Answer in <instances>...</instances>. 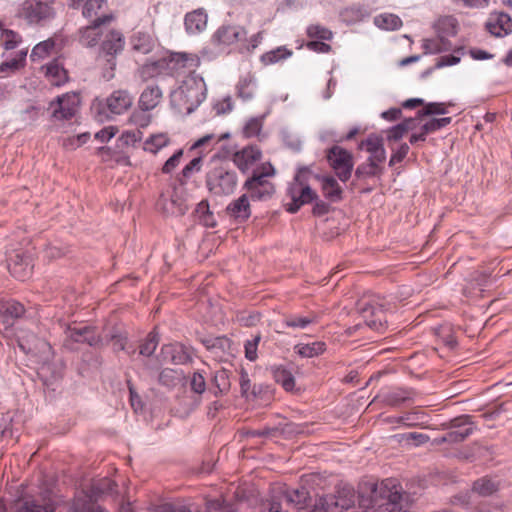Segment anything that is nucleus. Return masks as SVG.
<instances>
[{"instance_id": "bf43d9fd", "label": "nucleus", "mask_w": 512, "mask_h": 512, "mask_svg": "<svg viewBox=\"0 0 512 512\" xmlns=\"http://www.w3.org/2000/svg\"><path fill=\"white\" fill-rule=\"evenodd\" d=\"M408 128H409L408 124H406V123H401V124H398V125L390 128L387 131L388 140L398 141L399 139H401L404 136V134L407 132Z\"/></svg>"}, {"instance_id": "b1692460", "label": "nucleus", "mask_w": 512, "mask_h": 512, "mask_svg": "<svg viewBox=\"0 0 512 512\" xmlns=\"http://www.w3.org/2000/svg\"><path fill=\"white\" fill-rule=\"evenodd\" d=\"M129 43L133 52L142 55L149 54L156 46L153 36L143 31L134 32L129 39Z\"/></svg>"}, {"instance_id": "f704fd0d", "label": "nucleus", "mask_w": 512, "mask_h": 512, "mask_svg": "<svg viewBox=\"0 0 512 512\" xmlns=\"http://www.w3.org/2000/svg\"><path fill=\"white\" fill-rule=\"evenodd\" d=\"M316 198V193L309 186L303 187L300 196L298 198H294L293 201L290 202V213L296 212L301 205L310 203Z\"/></svg>"}, {"instance_id": "4be33fe9", "label": "nucleus", "mask_w": 512, "mask_h": 512, "mask_svg": "<svg viewBox=\"0 0 512 512\" xmlns=\"http://www.w3.org/2000/svg\"><path fill=\"white\" fill-rule=\"evenodd\" d=\"M14 512H55V504L45 497L25 498L17 502Z\"/></svg>"}, {"instance_id": "680f3d73", "label": "nucleus", "mask_w": 512, "mask_h": 512, "mask_svg": "<svg viewBox=\"0 0 512 512\" xmlns=\"http://www.w3.org/2000/svg\"><path fill=\"white\" fill-rule=\"evenodd\" d=\"M89 138V134L82 133L76 137L68 138L64 141V146L67 148L75 149L86 143Z\"/></svg>"}, {"instance_id": "c9c22d12", "label": "nucleus", "mask_w": 512, "mask_h": 512, "mask_svg": "<svg viewBox=\"0 0 512 512\" xmlns=\"http://www.w3.org/2000/svg\"><path fill=\"white\" fill-rule=\"evenodd\" d=\"M325 349L322 342H313L311 344H300L295 346L296 352L302 357H314L321 354Z\"/></svg>"}, {"instance_id": "9d476101", "label": "nucleus", "mask_w": 512, "mask_h": 512, "mask_svg": "<svg viewBox=\"0 0 512 512\" xmlns=\"http://www.w3.org/2000/svg\"><path fill=\"white\" fill-rule=\"evenodd\" d=\"M77 108L78 97L75 94L58 96L49 106L51 117L56 121L71 119L76 114Z\"/></svg>"}, {"instance_id": "dca6fc26", "label": "nucleus", "mask_w": 512, "mask_h": 512, "mask_svg": "<svg viewBox=\"0 0 512 512\" xmlns=\"http://www.w3.org/2000/svg\"><path fill=\"white\" fill-rule=\"evenodd\" d=\"M262 152L256 145H249L233 154V162L242 172L249 170L261 159Z\"/></svg>"}, {"instance_id": "0eeeda50", "label": "nucleus", "mask_w": 512, "mask_h": 512, "mask_svg": "<svg viewBox=\"0 0 512 512\" xmlns=\"http://www.w3.org/2000/svg\"><path fill=\"white\" fill-rule=\"evenodd\" d=\"M68 6L72 9L81 8L85 18L98 24H110L115 19L106 0H69Z\"/></svg>"}, {"instance_id": "7ed1b4c3", "label": "nucleus", "mask_w": 512, "mask_h": 512, "mask_svg": "<svg viewBox=\"0 0 512 512\" xmlns=\"http://www.w3.org/2000/svg\"><path fill=\"white\" fill-rule=\"evenodd\" d=\"M171 103L179 110L185 109L192 112L206 98V85L197 75H189L182 85L171 93Z\"/></svg>"}, {"instance_id": "39448f33", "label": "nucleus", "mask_w": 512, "mask_h": 512, "mask_svg": "<svg viewBox=\"0 0 512 512\" xmlns=\"http://www.w3.org/2000/svg\"><path fill=\"white\" fill-rule=\"evenodd\" d=\"M124 47L125 38L120 31L111 29L104 34L98 59L103 62V77L106 80H111L114 77L117 66V56L122 53Z\"/></svg>"}, {"instance_id": "13d9d810", "label": "nucleus", "mask_w": 512, "mask_h": 512, "mask_svg": "<svg viewBox=\"0 0 512 512\" xmlns=\"http://www.w3.org/2000/svg\"><path fill=\"white\" fill-rule=\"evenodd\" d=\"M384 148L382 144V139L378 136L371 135L366 140L362 141L360 144V149H365L367 152L371 153L378 149Z\"/></svg>"}, {"instance_id": "aec40b11", "label": "nucleus", "mask_w": 512, "mask_h": 512, "mask_svg": "<svg viewBox=\"0 0 512 512\" xmlns=\"http://www.w3.org/2000/svg\"><path fill=\"white\" fill-rule=\"evenodd\" d=\"M473 432L469 416H463L453 421V430L441 438L440 442H460Z\"/></svg>"}, {"instance_id": "864d4df0", "label": "nucleus", "mask_w": 512, "mask_h": 512, "mask_svg": "<svg viewBox=\"0 0 512 512\" xmlns=\"http://www.w3.org/2000/svg\"><path fill=\"white\" fill-rule=\"evenodd\" d=\"M237 89L238 95L244 100L251 99L255 91L254 84L249 79L241 80L237 86Z\"/></svg>"}, {"instance_id": "de8ad7c7", "label": "nucleus", "mask_w": 512, "mask_h": 512, "mask_svg": "<svg viewBox=\"0 0 512 512\" xmlns=\"http://www.w3.org/2000/svg\"><path fill=\"white\" fill-rule=\"evenodd\" d=\"M287 55V49L285 47H279L262 55L261 60L264 64H273L285 59Z\"/></svg>"}, {"instance_id": "1a4fd4ad", "label": "nucleus", "mask_w": 512, "mask_h": 512, "mask_svg": "<svg viewBox=\"0 0 512 512\" xmlns=\"http://www.w3.org/2000/svg\"><path fill=\"white\" fill-rule=\"evenodd\" d=\"M327 159L341 181L345 182L350 178L354 166L350 152L339 146H334L329 150Z\"/></svg>"}, {"instance_id": "cd10ccee", "label": "nucleus", "mask_w": 512, "mask_h": 512, "mask_svg": "<svg viewBox=\"0 0 512 512\" xmlns=\"http://www.w3.org/2000/svg\"><path fill=\"white\" fill-rule=\"evenodd\" d=\"M167 65L168 63L165 59L145 63L139 68V75L144 81L159 77Z\"/></svg>"}, {"instance_id": "6e6552de", "label": "nucleus", "mask_w": 512, "mask_h": 512, "mask_svg": "<svg viewBox=\"0 0 512 512\" xmlns=\"http://www.w3.org/2000/svg\"><path fill=\"white\" fill-rule=\"evenodd\" d=\"M355 495L351 489L344 488L336 496L321 497L310 512H338L348 510L354 505Z\"/></svg>"}, {"instance_id": "bb28decb", "label": "nucleus", "mask_w": 512, "mask_h": 512, "mask_svg": "<svg viewBox=\"0 0 512 512\" xmlns=\"http://www.w3.org/2000/svg\"><path fill=\"white\" fill-rule=\"evenodd\" d=\"M46 76L54 86H60L68 80L67 71L57 60L52 61L46 66Z\"/></svg>"}, {"instance_id": "4c0bfd02", "label": "nucleus", "mask_w": 512, "mask_h": 512, "mask_svg": "<svg viewBox=\"0 0 512 512\" xmlns=\"http://www.w3.org/2000/svg\"><path fill=\"white\" fill-rule=\"evenodd\" d=\"M386 159V152L384 148L378 149L370 153L369 164L367 166L366 174L376 175L379 171V165Z\"/></svg>"}, {"instance_id": "ea45409f", "label": "nucleus", "mask_w": 512, "mask_h": 512, "mask_svg": "<svg viewBox=\"0 0 512 512\" xmlns=\"http://www.w3.org/2000/svg\"><path fill=\"white\" fill-rule=\"evenodd\" d=\"M270 372L275 381L280 383L283 388L288 391V369L286 363L271 365Z\"/></svg>"}, {"instance_id": "603ef678", "label": "nucleus", "mask_w": 512, "mask_h": 512, "mask_svg": "<svg viewBox=\"0 0 512 512\" xmlns=\"http://www.w3.org/2000/svg\"><path fill=\"white\" fill-rule=\"evenodd\" d=\"M147 112L148 111H142L141 109L134 111L130 115L129 121L140 128H145L151 122V115L147 114Z\"/></svg>"}, {"instance_id": "f8f14e48", "label": "nucleus", "mask_w": 512, "mask_h": 512, "mask_svg": "<svg viewBox=\"0 0 512 512\" xmlns=\"http://www.w3.org/2000/svg\"><path fill=\"white\" fill-rule=\"evenodd\" d=\"M65 335V346H69L70 341L76 343H86L90 346H97L101 342L100 336L96 333L95 328L91 326H67L65 329Z\"/></svg>"}, {"instance_id": "052dcab7", "label": "nucleus", "mask_w": 512, "mask_h": 512, "mask_svg": "<svg viewBox=\"0 0 512 512\" xmlns=\"http://www.w3.org/2000/svg\"><path fill=\"white\" fill-rule=\"evenodd\" d=\"M202 158L196 157L192 159L183 169H182V175L184 178H189L193 172H197L201 168Z\"/></svg>"}, {"instance_id": "4d7b16f0", "label": "nucleus", "mask_w": 512, "mask_h": 512, "mask_svg": "<svg viewBox=\"0 0 512 512\" xmlns=\"http://www.w3.org/2000/svg\"><path fill=\"white\" fill-rule=\"evenodd\" d=\"M190 387L193 392L202 394L206 389L205 377L199 372H194L190 378Z\"/></svg>"}, {"instance_id": "f3484780", "label": "nucleus", "mask_w": 512, "mask_h": 512, "mask_svg": "<svg viewBox=\"0 0 512 512\" xmlns=\"http://www.w3.org/2000/svg\"><path fill=\"white\" fill-rule=\"evenodd\" d=\"M163 99V91L157 83L148 84L141 92L138 107L142 111L155 109Z\"/></svg>"}, {"instance_id": "2eb2a0df", "label": "nucleus", "mask_w": 512, "mask_h": 512, "mask_svg": "<svg viewBox=\"0 0 512 512\" xmlns=\"http://www.w3.org/2000/svg\"><path fill=\"white\" fill-rule=\"evenodd\" d=\"M486 28L495 37H505L512 32V19L504 12L491 13Z\"/></svg>"}, {"instance_id": "f03ea898", "label": "nucleus", "mask_w": 512, "mask_h": 512, "mask_svg": "<svg viewBox=\"0 0 512 512\" xmlns=\"http://www.w3.org/2000/svg\"><path fill=\"white\" fill-rule=\"evenodd\" d=\"M206 187L215 196H227L232 194L238 183L236 172L231 169L228 163L220 158H211L206 173Z\"/></svg>"}, {"instance_id": "a18cd8bd", "label": "nucleus", "mask_w": 512, "mask_h": 512, "mask_svg": "<svg viewBox=\"0 0 512 512\" xmlns=\"http://www.w3.org/2000/svg\"><path fill=\"white\" fill-rule=\"evenodd\" d=\"M260 341L261 336L259 334L253 336L251 339L246 340L244 344L245 357L249 361L253 362L258 358L257 349Z\"/></svg>"}, {"instance_id": "393cba45", "label": "nucleus", "mask_w": 512, "mask_h": 512, "mask_svg": "<svg viewBox=\"0 0 512 512\" xmlns=\"http://www.w3.org/2000/svg\"><path fill=\"white\" fill-rule=\"evenodd\" d=\"M379 490V494L382 498H386L388 500V505H397L399 500L401 499V494L399 491L398 484L396 480L386 479L381 482L378 486L377 484L372 485V493L376 494Z\"/></svg>"}, {"instance_id": "4468645a", "label": "nucleus", "mask_w": 512, "mask_h": 512, "mask_svg": "<svg viewBox=\"0 0 512 512\" xmlns=\"http://www.w3.org/2000/svg\"><path fill=\"white\" fill-rule=\"evenodd\" d=\"M24 306L16 301L1 302L0 305V331H6L11 328L16 319L23 316Z\"/></svg>"}, {"instance_id": "3c124183", "label": "nucleus", "mask_w": 512, "mask_h": 512, "mask_svg": "<svg viewBox=\"0 0 512 512\" xmlns=\"http://www.w3.org/2000/svg\"><path fill=\"white\" fill-rule=\"evenodd\" d=\"M318 316L314 313H310L306 316H298L290 319V327L305 329L308 325L316 323Z\"/></svg>"}, {"instance_id": "6ab92c4d", "label": "nucleus", "mask_w": 512, "mask_h": 512, "mask_svg": "<svg viewBox=\"0 0 512 512\" xmlns=\"http://www.w3.org/2000/svg\"><path fill=\"white\" fill-rule=\"evenodd\" d=\"M244 28L237 25H222L213 35L214 42L223 45H232L246 37Z\"/></svg>"}, {"instance_id": "72a5a7b5", "label": "nucleus", "mask_w": 512, "mask_h": 512, "mask_svg": "<svg viewBox=\"0 0 512 512\" xmlns=\"http://www.w3.org/2000/svg\"><path fill=\"white\" fill-rule=\"evenodd\" d=\"M169 137L165 133L154 134L144 143V150L156 154L161 148L169 144Z\"/></svg>"}, {"instance_id": "412c9836", "label": "nucleus", "mask_w": 512, "mask_h": 512, "mask_svg": "<svg viewBox=\"0 0 512 512\" xmlns=\"http://www.w3.org/2000/svg\"><path fill=\"white\" fill-rule=\"evenodd\" d=\"M251 200L242 194L233 200L226 208V213L238 223H243L251 216Z\"/></svg>"}, {"instance_id": "473e14b6", "label": "nucleus", "mask_w": 512, "mask_h": 512, "mask_svg": "<svg viewBox=\"0 0 512 512\" xmlns=\"http://www.w3.org/2000/svg\"><path fill=\"white\" fill-rule=\"evenodd\" d=\"M27 56V50H20L16 55L0 65V73L10 72L14 73L24 67Z\"/></svg>"}, {"instance_id": "5fc2aeb1", "label": "nucleus", "mask_w": 512, "mask_h": 512, "mask_svg": "<svg viewBox=\"0 0 512 512\" xmlns=\"http://www.w3.org/2000/svg\"><path fill=\"white\" fill-rule=\"evenodd\" d=\"M183 156V150L179 149L177 150L168 160L164 163L162 166V172L164 174H170L172 171L175 170L176 167L180 164V161Z\"/></svg>"}, {"instance_id": "ddd939ff", "label": "nucleus", "mask_w": 512, "mask_h": 512, "mask_svg": "<svg viewBox=\"0 0 512 512\" xmlns=\"http://www.w3.org/2000/svg\"><path fill=\"white\" fill-rule=\"evenodd\" d=\"M32 260L20 251H15L8 258V269L11 275L21 281L28 279L32 272Z\"/></svg>"}, {"instance_id": "58836bf2", "label": "nucleus", "mask_w": 512, "mask_h": 512, "mask_svg": "<svg viewBox=\"0 0 512 512\" xmlns=\"http://www.w3.org/2000/svg\"><path fill=\"white\" fill-rule=\"evenodd\" d=\"M55 43L53 40H45L38 43L31 51L30 58L32 61H37L47 57L53 50Z\"/></svg>"}, {"instance_id": "c85d7f7f", "label": "nucleus", "mask_w": 512, "mask_h": 512, "mask_svg": "<svg viewBox=\"0 0 512 512\" xmlns=\"http://www.w3.org/2000/svg\"><path fill=\"white\" fill-rule=\"evenodd\" d=\"M264 116L250 118L243 127V136L245 138L257 137L259 140L265 138V134L262 132Z\"/></svg>"}, {"instance_id": "7c9ffc66", "label": "nucleus", "mask_w": 512, "mask_h": 512, "mask_svg": "<svg viewBox=\"0 0 512 512\" xmlns=\"http://www.w3.org/2000/svg\"><path fill=\"white\" fill-rule=\"evenodd\" d=\"M322 190L324 196L331 201H338L341 199L342 189L333 177L329 176L322 178Z\"/></svg>"}, {"instance_id": "c756f323", "label": "nucleus", "mask_w": 512, "mask_h": 512, "mask_svg": "<svg viewBox=\"0 0 512 512\" xmlns=\"http://www.w3.org/2000/svg\"><path fill=\"white\" fill-rule=\"evenodd\" d=\"M115 487L114 481L103 478L92 483L88 496L91 500H97L101 495L112 493Z\"/></svg>"}, {"instance_id": "338daca9", "label": "nucleus", "mask_w": 512, "mask_h": 512, "mask_svg": "<svg viewBox=\"0 0 512 512\" xmlns=\"http://www.w3.org/2000/svg\"><path fill=\"white\" fill-rule=\"evenodd\" d=\"M409 146L404 143L392 154L390 164L401 162L408 154Z\"/></svg>"}, {"instance_id": "774afa93", "label": "nucleus", "mask_w": 512, "mask_h": 512, "mask_svg": "<svg viewBox=\"0 0 512 512\" xmlns=\"http://www.w3.org/2000/svg\"><path fill=\"white\" fill-rule=\"evenodd\" d=\"M117 132V129L113 126L105 127L95 134V138L101 142L109 141Z\"/></svg>"}, {"instance_id": "a19ab883", "label": "nucleus", "mask_w": 512, "mask_h": 512, "mask_svg": "<svg viewBox=\"0 0 512 512\" xmlns=\"http://www.w3.org/2000/svg\"><path fill=\"white\" fill-rule=\"evenodd\" d=\"M425 53L436 54L448 49L447 42L442 37L425 39L423 41Z\"/></svg>"}, {"instance_id": "2f4dec72", "label": "nucleus", "mask_w": 512, "mask_h": 512, "mask_svg": "<svg viewBox=\"0 0 512 512\" xmlns=\"http://www.w3.org/2000/svg\"><path fill=\"white\" fill-rule=\"evenodd\" d=\"M377 27L383 30H396L402 26L401 19L394 14L383 13L374 18Z\"/></svg>"}, {"instance_id": "69168bd1", "label": "nucleus", "mask_w": 512, "mask_h": 512, "mask_svg": "<svg viewBox=\"0 0 512 512\" xmlns=\"http://www.w3.org/2000/svg\"><path fill=\"white\" fill-rule=\"evenodd\" d=\"M127 340L126 334L120 333L113 335L111 338L113 349L115 351H124L126 349Z\"/></svg>"}, {"instance_id": "f257e3e1", "label": "nucleus", "mask_w": 512, "mask_h": 512, "mask_svg": "<svg viewBox=\"0 0 512 512\" xmlns=\"http://www.w3.org/2000/svg\"><path fill=\"white\" fill-rule=\"evenodd\" d=\"M19 347L36 358L38 376L45 384H51L63 375L64 362L57 358L51 345L33 332L20 330L17 334Z\"/></svg>"}, {"instance_id": "09e8293b", "label": "nucleus", "mask_w": 512, "mask_h": 512, "mask_svg": "<svg viewBox=\"0 0 512 512\" xmlns=\"http://www.w3.org/2000/svg\"><path fill=\"white\" fill-rule=\"evenodd\" d=\"M450 122V117L433 118L427 121L425 124H423L421 130H424V133L428 134L447 126L448 124H450Z\"/></svg>"}, {"instance_id": "423d86ee", "label": "nucleus", "mask_w": 512, "mask_h": 512, "mask_svg": "<svg viewBox=\"0 0 512 512\" xmlns=\"http://www.w3.org/2000/svg\"><path fill=\"white\" fill-rule=\"evenodd\" d=\"M274 174V168L270 163L263 164L260 169L253 171L244 183L245 195L251 201H265L272 197L275 192L274 185L267 180L268 176Z\"/></svg>"}, {"instance_id": "79ce46f5", "label": "nucleus", "mask_w": 512, "mask_h": 512, "mask_svg": "<svg viewBox=\"0 0 512 512\" xmlns=\"http://www.w3.org/2000/svg\"><path fill=\"white\" fill-rule=\"evenodd\" d=\"M497 484L487 478H482L476 481L473 485V492L480 496H489L497 490Z\"/></svg>"}, {"instance_id": "a211bd4d", "label": "nucleus", "mask_w": 512, "mask_h": 512, "mask_svg": "<svg viewBox=\"0 0 512 512\" xmlns=\"http://www.w3.org/2000/svg\"><path fill=\"white\" fill-rule=\"evenodd\" d=\"M133 104V97L129 91L119 89L107 97L106 105L108 110L115 115L126 112Z\"/></svg>"}, {"instance_id": "6e6d98bb", "label": "nucleus", "mask_w": 512, "mask_h": 512, "mask_svg": "<svg viewBox=\"0 0 512 512\" xmlns=\"http://www.w3.org/2000/svg\"><path fill=\"white\" fill-rule=\"evenodd\" d=\"M178 380L177 372L172 369H163L159 374V382L167 387L175 386Z\"/></svg>"}, {"instance_id": "e2e57ef3", "label": "nucleus", "mask_w": 512, "mask_h": 512, "mask_svg": "<svg viewBox=\"0 0 512 512\" xmlns=\"http://www.w3.org/2000/svg\"><path fill=\"white\" fill-rule=\"evenodd\" d=\"M325 40H313L307 43V48L316 53H328L331 50V46L324 42Z\"/></svg>"}, {"instance_id": "a878e982", "label": "nucleus", "mask_w": 512, "mask_h": 512, "mask_svg": "<svg viewBox=\"0 0 512 512\" xmlns=\"http://www.w3.org/2000/svg\"><path fill=\"white\" fill-rule=\"evenodd\" d=\"M207 26V14L203 9H197L185 16V27L188 33L197 34Z\"/></svg>"}, {"instance_id": "0e129e2a", "label": "nucleus", "mask_w": 512, "mask_h": 512, "mask_svg": "<svg viewBox=\"0 0 512 512\" xmlns=\"http://www.w3.org/2000/svg\"><path fill=\"white\" fill-rule=\"evenodd\" d=\"M170 204L172 205L170 209L172 214L181 216L188 210V205L181 199L172 197Z\"/></svg>"}, {"instance_id": "8fccbe9b", "label": "nucleus", "mask_w": 512, "mask_h": 512, "mask_svg": "<svg viewBox=\"0 0 512 512\" xmlns=\"http://www.w3.org/2000/svg\"><path fill=\"white\" fill-rule=\"evenodd\" d=\"M447 108L444 103H428L422 110L418 112V117L429 115H444Z\"/></svg>"}, {"instance_id": "49530a36", "label": "nucleus", "mask_w": 512, "mask_h": 512, "mask_svg": "<svg viewBox=\"0 0 512 512\" xmlns=\"http://www.w3.org/2000/svg\"><path fill=\"white\" fill-rule=\"evenodd\" d=\"M1 41L5 50H12L21 42V36L13 30H4L1 35Z\"/></svg>"}, {"instance_id": "20e7f679", "label": "nucleus", "mask_w": 512, "mask_h": 512, "mask_svg": "<svg viewBox=\"0 0 512 512\" xmlns=\"http://www.w3.org/2000/svg\"><path fill=\"white\" fill-rule=\"evenodd\" d=\"M56 0H24L19 4L16 17L28 25L44 26L55 19Z\"/></svg>"}, {"instance_id": "5701e85b", "label": "nucleus", "mask_w": 512, "mask_h": 512, "mask_svg": "<svg viewBox=\"0 0 512 512\" xmlns=\"http://www.w3.org/2000/svg\"><path fill=\"white\" fill-rule=\"evenodd\" d=\"M108 24H98V22H91L90 25L79 29V42L85 47H94L99 43V40L104 36V30Z\"/></svg>"}, {"instance_id": "37998d69", "label": "nucleus", "mask_w": 512, "mask_h": 512, "mask_svg": "<svg viewBox=\"0 0 512 512\" xmlns=\"http://www.w3.org/2000/svg\"><path fill=\"white\" fill-rule=\"evenodd\" d=\"M159 343V339L155 331L150 332L145 341L140 345L139 353L142 356L149 357L151 356L154 351L156 350Z\"/></svg>"}, {"instance_id": "9b49d317", "label": "nucleus", "mask_w": 512, "mask_h": 512, "mask_svg": "<svg viewBox=\"0 0 512 512\" xmlns=\"http://www.w3.org/2000/svg\"><path fill=\"white\" fill-rule=\"evenodd\" d=\"M383 306L375 304L373 300H361L358 310L367 327L375 331H381L384 327Z\"/></svg>"}, {"instance_id": "e433bc0d", "label": "nucleus", "mask_w": 512, "mask_h": 512, "mask_svg": "<svg viewBox=\"0 0 512 512\" xmlns=\"http://www.w3.org/2000/svg\"><path fill=\"white\" fill-rule=\"evenodd\" d=\"M213 384L218 390V392L215 393L216 395L218 393H227L231 386L228 371L226 369H220L216 371L213 377Z\"/></svg>"}, {"instance_id": "c03bdc74", "label": "nucleus", "mask_w": 512, "mask_h": 512, "mask_svg": "<svg viewBox=\"0 0 512 512\" xmlns=\"http://www.w3.org/2000/svg\"><path fill=\"white\" fill-rule=\"evenodd\" d=\"M307 35L312 39L331 40L333 33L326 27L319 24H312L307 27Z\"/></svg>"}]
</instances>
